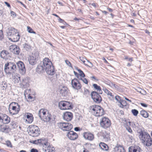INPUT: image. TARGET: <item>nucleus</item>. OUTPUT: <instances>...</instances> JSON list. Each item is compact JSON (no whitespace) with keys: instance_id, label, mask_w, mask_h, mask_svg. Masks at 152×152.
<instances>
[{"instance_id":"28","label":"nucleus","mask_w":152,"mask_h":152,"mask_svg":"<svg viewBox=\"0 0 152 152\" xmlns=\"http://www.w3.org/2000/svg\"><path fill=\"white\" fill-rule=\"evenodd\" d=\"M48 111L46 109H41L39 110L38 113V115L39 117L41 118L45 115L46 113H48Z\"/></svg>"},{"instance_id":"42","label":"nucleus","mask_w":152,"mask_h":152,"mask_svg":"<svg viewBox=\"0 0 152 152\" xmlns=\"http://www.w3.org/2000/svg\"><path fill=\"white\" fill-rule=\"evenodd\" d=\"M55 148L53 146H50L48 148V149H46V152H54Z\"/></svg>"},{"instance_id":"39","label":"nucleus","mask_w":152,"mask_h":152,"mask_svg":"<svg viewBox=\"0 0 152 152\" xmlns=\"http://www.w3.org/2000/svg\"><path fill=\"white\" fill-rule=\"evenodd\" d=\"M23 47L24 49L26 51L29 50L31 48V46L29 45L26 43L23 45Z\"/></svg>"},{"instance_id":"8","label":"nucleus","mask_w":152,"mask_h":152,"mask_svg":"<svg viewBox=\"0 0 152 152\" xmlns=\"http://www.w3.org/2000/svg\"><path fill=\"white\" fill-rule=\"evenodd\" d=\"M39 56V53L37 52L32 53V55L30 56L28 60L30 64L32 65L36 64Z\"/></svg>"},{"instance_id":"29","label":"nucleus","mask_w":152,"mask_h":152,"mask_svg":"<svg viewBox=\"0 0 152 152\" xmlns=\"http://www.w3.org/2000/svg\"><path fill=\"white\" fill-rule=\"evenodd\" d=\"M60 92L62 96H66L68 93L67 88L65 87H63L61 89H60Z\"/></svg>"},{"instance_id":"62","label":"nucleus","mask_w":152,"mask_h":152,"mask_svg":"<svg viewBox=\"0 0 152 152\" xmlns=\"http://www.w3.org/2000/svg\"><path fill=\"white\" fill-rule=\"evenodd\" d=\"M74 74L78 78H79V75L76 72L74 71Z\"/></svg>"},{"instance_id":"43","label":"nucleus","mask_w":152,"mask_h":152,"mask_svg":"<svg viewBox=\"0 0 152 152\" xmlns=\"http://www.w3.org/2000/svg\"><path fill=\"white\" fill-rule=\"evenodd\" d=\"M43 146V149L45 150V151H46V149H48V148L50 146V144L48 142L45 144L42 145Z\"/></svg>"},{"instance_id":"26","label":"nucleus","mask_w":152,"mask_h":152,"mask_svg":"<svg viewBox=\"0 0 152 152\" xmlns=\"http://www.w3.org/2000/svg\"><path fill=\"white\" fill-rule=\"evenodd\" d=\"M113 152H125V150L123 146L119 145L114 148Z\"/></svg>"},{"instance_id":"30","label":"nucleus","mask_w":152,"mask_h":152,"mask_svg":"<svg viewBox=\"0 0 152 152\" xmlns=\"http://www.w3.org/2000/svg\"><path fill=\"white\" fill-rule=\"evenodd\" d=\"M9 53L8 51L3 50L1 52L0 56L3 59L6 58L7 56H9Z\"/></svg>"},{"instance_id":"48","label":"nucleus","mask_w":152,"mask_h":152,"mask_svg":"<svg viewBox=\"0 0 152 152\" xmlns=\"http://www.w3.org/2000/svg\"><path fill=\"white\" fill-rule=\"evenodd\" d=\"M28 28V31L29 33H33L35 34V32L29 26L27 27Z\"/></svg>"},{"instance_id":"15","label":"nucleus","mask_w":152,"mask_h":152,"mask_svg":"<svg viewBox=\"0 0 152 152\" xmlns=\"http://www.w3.org/2000/svg\"><path fill=\"white\" fill-rule=\"evenodd\" d=\"M10 50L15 54L18 55L20 53V49L18 46L16 45H11L10 47Z\"/></svg>"},{"instance_id":"12","label":"nucleus","mask_w":152,"mask_h":152,"mask_svg":"<svg viewBox=\"0 0 152 152\" xmlns=\"http://www.w3.org/2000/svg\"><path fill=\"white\" fill-rule=\"evenodd\" d=\"M17 64L20 73L22 75H24L26 73V69L24 63L21 61H19L17 63Z\"/></svg>"},{"instance_id":"33","label":"nucleus","mask_w":152,"mask_h":152,"mask_svg":"<svg viewBox=\"0 0 152 152\" xmlns=\"http://www.w3.org/2000/svg\"><path fill=\"white\" fill-rule=\"evenodd\" d=\"M65 101H61L59 102L58 106L61 110H65Z\"/></svg>"},{"instance_id":"14","label":"nucleus","mask_w":152,"mask_h":152,"mask_svg":"<svg viewBox=\"0 0 152 152\" xmlns=\"http://www.w3.org/2000/svg\"><path fill=\"white\" fill-rule=\"evenodd\" d=\"M42 64L45 69L53 65L51 61L48 58H45L43 59V63Z\"/></svg>"},{"instance_id":"27","label":"nucleus","mask_w":152,"mask_h":152,"mask_svg":"<svg viewBox=\"0 0 152 152\" xmlns=\"http://www.w3.org/2000/svg\"><path fill=\"white\" fill-rule=\"evenodd\" d=\"M51 114L48 111V113H46L42 118H43L45 121L49 122L51 120Z\"/></svg>"},{"instance_id":"50","label":"nucleus","mask_w":152,"mask_h":152,"mask_svg":"<svg viewBox=\"0 0 152 152\" xmlns=\"http://www.w3.org/2000/svg\"><path fill=\"white\" fill-rule=\"evenodd\" d=\"M39 139H38L37 140H32V141H30V142L31 143H33L34 144H39Z\"/></svg>"},{"instance_id":"5","label":"nucleus","mask_w":152,"mask_h":152,"mask_svg":"<svg viewBox=\"0 0 152 152\" xmlns=\"http://www.w3.org/2000/svg\"><path fill=\"white\" fill-rule=\"evenodd\" d=\"M15 79L17 80L16 82H20V87L22 88H25L28 86V81L26 77L22 78L19 76H16Z\"/></svg>"},{"instance_id":"19","label":"nucleus","mask_w":152,"mask_h":152,"mask_svg":"<svg viewBox=\"0 0 152 152\" xmlns=\"http://www.w3.org/2000/svg\"><path fill=\"white\" fill-rule=\"evenodd\" d=\"M47 73L49 75H53L55 73L54 67L53 65L45 69Z\"/></svg>"},{"instance_id":"47","label":"nucleus","mask_w":152,"mask_h":152,"mask_svg":"<svg viewBox=\"0 0 152 152\" xmlns=\"http://www.w3.org/2000/svg\"><path fill=\"white\" fill-rule=\"evenodd\" d=\"M120 103L122 105V107L123 106H125L126 104V101L123 99H122Z\"/></svg>"},{"instance_id":"6","label":"nucleus","mask_w":152,"mask_h":152,"mask_svg":"<svg viewBox=\"0 0 152 152\" xmlns=\"http://www.w3.org/2000/svg\"><path fill=\"white\" fill-rule=\"evenodd\" d=\"M57 126L64 131H69L73 127L72 125L69 123L59 122L57 123Z\"/></svg>"},{"instance_id":"49","label":"nucleus","mask_w":152,"mask_h":152,"mask_svg":"<svg viewBox=\"0 0 152 152\" xmlns=\"http://www.w3.org/2000/svg\"><path fill=\"white\" fill-rule=\"evenodd\" d=\"M115 99L119 103L122 100V99H121V97L120 96L118 95L116 96L115 97Z\"/></svg>"},{"instance_id":"44","label":"nucleus","mask_w":152,"mask_h":152,"mask_svg":"<svg viewBox=\"0 0 152 152\" xmlns=\"http://www.w3.org/2000/svg\"><path fill=\"white\" fill-rule=\"evenodd\" d=\"M10 126L11 127L12 129H15L17 127V125L15 123V122L14 121H12L11 124H10Z\"/></svg>"},{"instance_id":"52","label":"nucleus","mask_w":152,"mask_h":152,"mask_svg":"<svg viewBox=\"0 0 152 152\" xmlns=\"http://www.w3.org/2000/svg\"><path fill=\"white\" fill-rule=\"evenodd\" d=\"M6 145L10 147H12V145L11 144V142L9 141H7L6 142Z\"/></svg>"},{"instance_id":"64","label":"nucleus","mask_w":152,"mask_h":152,"mask_svg":"<svg viewBox=\"0 0 152 152\" xmlns=\"http://www.w3.org/2000/svg\"><path fill=\"white\" fill-rule=\"evenodd\" d=\"M64 21V20L61 19L60 17L59 18H58V21L60 23H62Z\"/></svg>"},{"instance_id":"24","label":"nucleus","mask_w":152,"mask_h":152,"mask_svg":"<svg viewBox=\"0 0 152 152\" xmlns=\"http://www.w3.org/2000/svg\"><path fill=\"white\" fill-rule=\"evenodd\" d=\"M102 136L105 141L110 140V133L106 131H103L101 133Z\"/></svg>"},{"instance_id":"46","label":"nucleus","mask_w":152,"mask_h":152,"mask_svg":"<svg viewBox=\"0 0 152 152\" xmlns=\"http://www.w3.org/2000/svg\"><path fill=\"white\" fill-rule=\"evenodd\" d=\"M86 66H88L90 67H92L93 66V64L91 62H90L88 60H87Z\"/></svg>"},{"instance_id":"61","label":"nucleus","mask_w":152,"mask_h":152,"mask_svg":"<svg viewBox=\"0 0 152 152\" xmlns=\"http://www.w3.org/2000/svg\"><path fill=\"white\" fill-rule=\"evenodd\" d=\"M31 152H38V151L36 149L34 148L32 149L30 151Z\"/></svg>"},{"instance_id":"4","label":"nucleus","mask_w":152,"mask_h":152,"mask_svg":"<svg viewBox=\"0 0 152 152\" xmlns=\"http://www.w3.org/2000/svg\"><path fill=\"white\" fill-rule=\"evenodd\" d=\"M29 135L33 137L38 136L40 133V129L38 126L35 125L30 126L28 128Z\"/></svg>"},{"instance_id":"10","label":"nucleus","mask_w":152,"mask_h":152,"mask_svg":"<svg viewBox=\"0 0 152 152\" xmlns=\"http://www.w3.org/2000/svg\"><path fill=\"white\" fill-rule=\"evenodd\" d=\"M83 136L85 140L90 141H92L94 137V134L89 132H84Z\"/></svg>"},{"instance_id":"2","label":"nucleus","mask_w":152,"mask_h":152,"mask_svg":"<svg viewBox=\"0 0 152 152\" xmlns=\"http://www.w3.org/2000/svg\"><path fill=\"white\" fill-rule=\"evenodd\" d=\"M16 65L14 62H7L5 64L4 70L7 74H11L16 71Z\"/></svg>"},{"instance_id":"53","label":"nucleus","mask_w":152,"mask_h":152,"mask_svg":"<svg viewBox=\"0 0 152 152\" xmlns=\"http://www.w3.org/2000/svg\"><path fill=\"white\" fill-rule=\"evenodd\" d=\"M65 62L66 64L68 66H70V67H72L71 63L68 60H66L65 61Z\"/></svg>"},{"instance_id":"58","label":"nucleus","mask_w":152,"mask_h":152,"mask_svg":"<svg viewBox=\"0 0 152 152\" xmlns=\"http://www.w3.org/2000/svg\"><path fill=\"white\" fill-rule=\"evenodd\" d=\"M10 13L11 14V16H12L14 17H16V14L13 11H11L10 12Z\"/></svg>"},{"instance_id":"56","label":"nucleus","mask_w":152,"mask_h":152,"mask_svg":"<svg viewBox=\"0 0 152 152\" xmlns=\"http://www.w3.org/2000/svg\"><path fill=\"white\" fill-rule=\"evenodd\" d=\"M3 37V32L2 31L0 30V40H1Z\"/></svg>"},{"instance_id":"51","label":"nucleus","mask_w":152,"mask_h":152,"mask_svg":"<svg viewBox=\"0 0 152 152\" xmlns=\"http://www.w3.org/2000/svg\"><path fill=\"white\" fill-rule=\"evenodd\" d=\"M80 79L82 80L83 82L85 83L86 84H87L88 83V81L87 79L84 77L83 78H81Z\"/></svg>"},{"instance_id":"35","label":"nucleus","mask_w":152,"mask_h":152,"mask_svg":"<svg viewBox=\"0 0 152 152\" xmlns=\"http://www.w3.org/2000/svg\"><path fill=\"white\" fill-rule=\"evenodd\" d=\"M141 150L140 148L139 147V148L136 149L135 148H132L129 147V152H141Z\"/></svg>"},{"instance_id":"11","label":"nucleus","mask_w":152,"mask_h":152,"mask_svg":"<svg viewBox=\"0 0 152 152\" xmlns=\"http://www.w3.org/2000/svg\"><path fill=\"white\" fill-rule=\"evenodd\" d=\"M71 84L72 88L75 89L79 90L81 88V84L79 82L78 80L75 78L72 80Z\"/></svg>"},{"instance_id":"1","label":"nucleus","mask_w":152,"mask_h":152,"mask_svg":"<svg viewBox=\"0 0 152 152\" xmlns=\"http://www.w3.org/2000/svg\"><path fill=\"white\" fill-rule=\"evenodd\" d=\"M91 112L96 116L99 117L104 115V112L103 109L98 105H93L91 107Z\"/></svg>"},{"instance_id":"23","label":"nucleus","mask_w":152,"mask_h":152,"mask_svg":"<svg viewBox=\"0 0 152 152\" xmlns=\"http://www.w3.org/2000/svg\"><path fill=\"white\" fill-rule=\"evenodd\" d=\"M20 38V35L18 32L17 34L15 33L10 38H9V39L13 42H17L19 40Z\"/></svg>"},{"instance_id":"59","label":"nucleus","mask_w":152,"mask_h":152,"mask_svg":"<svg viewBox=\"0 0 152 152\" xmlns=\"http://www.w3.org/2000/svg\"><path fill=\"white\" fill-rule=\"evenodd\" d=\"M89 94V91L87 89H85L84 90V94Z\"/></svg>"},{"instance_id":"32","label":"nucleus","mask_w":152,"mask_h":152,"mask_svg":"<svg viewBox=\"0 0 152 152\" xmlns=\"http://www.w3.org/2000/svg\"><path fill=\"white\" fill-rule=\"evenodd\" d=\"M93 86V87L98 91L99 94H102V91L101 90V88L99 86H98L97 84H94Z\"/></svg>"},{"instance_id":"38","label":"nucleus","mask_w":152,"mask_h":152,"mask_svg":"<svg viewBox=\"0 0 152 152\" xmlns=\"http://www.w3.org/2000/svg\"><path fill=\"white\" fill-rule=\"evenodd\" d=\"M104 91L105 93H106L108 95H109L111 96L112 99H114V95H113L112 93L110 91H109L108 89L105 88L104 90Z\"/></svg>"},{"instance_id":"54","label":"nucleus","mask_w":152,"mask_h":152,"mask_svg":"<svg viewBox=\"0 0 152 152\" xmlns=\"http://www.w3.org/2000/svg\"><path fill=\"white\" fill-rule=\"evenodd\" d=\"M129 125L133 127H136V125L134 122H131L129 121Z\"/></svg>"},{"instance_id":"20","label":"nucleus","mask_w":152,"mask_h":152,"mask_svg":"<svg viewBox=\"0 0 152 152\" xmlns=\"http://www.w3.org/2000/svg\"><path fill=\"white\" fill-rule=\"evenodd\" d=\"M10 118L6 115L0 116V121L4 124H7L9 123Z\"/></svg>"},{"instance_id":"3","label":"nucleus","mask_w":152,"mask_h":152,"mask_svg":"<svg viewBox=\"0 0 152 152\" xmlns=\"http://www.w3.org/2000/svg\"><path fill=\"white\" fill-rule=\"evenodd\" d=\"M9 110L11 115L16 114L20 110V106L17 103L12 102L9 105Z\"/></svg>"},{"instance_id":"40","label":"nucleus","mask_w":152,"mask_h":152,"mask_svg":"<svg viewBox=\"0 0 152 152\" xmlns=\"http://www.w3.org/2000/svg\"><path fill=\"white\" fill-rule=\"evenodd\" d=\"M39 140V144L42 146L48 142L47 140L45 139H42Z\"/></svg>"},{"instance_id":"7","label":"nucleus","mask_w":152,"mask_h":152,"mask_svg":"<svg viewBox=\"0 0 152 152\" xmlns=\"http://www.w3.org/2000/svg\"><path fill=\"white\" fill-rule=\"evenodd\" d=\"M99 94L95 91H92L91 94V98L94 102L97 103H100L102 101V98Z\"/></svg>"},{"instance_id":"22","label":"nucleus","mask_w":152,"mask_h":152,"mask_svg":"<svg viewBox=\"0 0 152 152\" xmlns=\"http://www.w3.org/2000/svg\"><path fill=\"white\" fill-rule=\"evenodd\" d=\"M45 68L42 63L37 66L36 69V72L39 74L43 73L45 72Z\"/></svg>"},{"instance_id":"34","label":"nucleus","mask_w":152,"mask_h":152,"mask_svg":"<svg viewBox=\"0 0 152 152\" xmlns=\"http://www.w3.org/2000/svg\"><path fill=\"white\" fill-rule=\"evenodd\" d=\"M9 129V127L8 126L1 125L0 126V130L3 132H7L8 131Z\"/></svg>"},{"instance_id":"13","label":"nucleus","mask_w":152,"mask_h":152,"mask_svg":"<svg viewBox=\"0 0 152 152\" xmlns=\"http://www.w3.org/2000/svg\"><path fill=\"white\" fill-rule=\"evenodd\" d=\"M138 133L139 139L141 140L142 143L144 142L149 135L147 132L142 130H140Z\"/></svg>"},{"instance_id":"60","label":"nucleus","mask_w":152,"mask_h":152,"mask_svg":"<svg viewBox=\"0 0 152 152\" xmlns=\"http://www.w3.org/2000/svg\"><path fill=\"white\" fill-rule=\"evenodd\" d=\"M126 129L128 130L129 132L130 133H132V129L129 127L126 128Z\"/></svg>"},{"instance_id":"18","label":"nucleus","mask_w":152,"mask_h":152,"mask_svg":"<svg viewBox=\"0 0 152 152\" xmlns=\"http://www.w3.org/2000/svg\"><path fill=\"white\" fill-rule=\"evenodd\" d=\"M67 136L69 139L72 140H75L78 137L77 134L73 131L69 132Z\"/></svg>"},{"instance_id":"63","label":"nucleus","mask_w":152,"mask_h":152,"mask_svg":"<svg viewBox=\"0 0 152 152\" xmlns=\"http://www.w3.org/2000/svg\"><path fill=\"white\" fill-rule=\"evenodd\" d=\"M140 104L142 106L145 107H147L148 106V105L145 103H140Z\"/></svg>"},{"instance_id":"17","label":"nucleus","mask_w":152,"mask_h":152,"mask_svg":"<svg viewBox=\"0 0 152 152\" xmlns=\"http://www.w3.org/2000/svg\"><path fill=\"white\" fill-rule=\"evenodd\" d=\"M18 30L13 27L9 28L7 32L8 38H10L15 33L17 34Z\"/></svg>"},{"instance_id":"9","label":"nucleus","mask_w":152,"mask_h":152,"mask_svg":"<svg viewBox=\"0 0 152 152\" xmlns=\"http://www.w3.org/2000/svg\"><path fill=\"white\" fill-rule=\"evenodd\" d=\"M100 124L102 127L106 129L110 126V121L108 118L104 117L102 118Z\"/></svg>"},{"instance_id":"37","label":"nucleus","mask_w":152,"mask_h":152,"mask_svg":"<svg viewBox=\"0 0 152 152\" xmlns=\"http://www.w3.org/2000/svg\"><path fill=\"white\" fill-rule=\"evenodd\" d=\"M140 114L143 117L147 118L149 115L148 113L144 110H142L140 112Z\"/></svg>"},{"instance_id":"31","label":"nucleus","mask_w":152,"mask_h":152,"mask_svg":"<svg viewBox=\"0 0 152 152\" xmlns=\"http://www.w3.org/2000/svg\"><path fill=\"white\" fill-rule=\"evenodd\" d=\"M99 147L103 150L107 151L108 149V146L105 143L103 142H100L99 144Z\"/></svg>"},{"instance_id":"45","label":"nucleus","mask_w":152,"mask_h":152,"mask_svg":"<svg viewBox=\"0 0 152 152\" xmlns=\"http://www.w3.org/2000/svg\"><path fill=\"white\" fill-rule=\"evenodd\" d=\"M132 112L133 115L135 116H137L138 113V111L136 109H133L132 110Z\"/></svg>"},{"instance_id":"57","label":"nucleus","mask_w":152,"mask_h":152,"mask_svg":"<svg viewBox=\"0 0 152 152\" xmlns=\"http://www.w3.org/2000/svg\"><path fill=\"white\" fill-rule=\"evenodd\" d=\"M79 58L80 60L82 61L83 62L84 64H85L86 65V63H85L86 61L85 60H84L83 58V57H79Z\"/></svg>"},{"instance_id":"36","label":"nucleus","mask_w":152,"mask_h":152,"mask_svg":"<svg viewBox=\"0 0 152 152\" xmlns=\"http://www.w3.org/2000/svg\"><path fill=\"white\" fill-rule=\"evenodd\" d=\"M65 110L70 109L72 108V106L69 102L65 101Z\"/></svg>"},{"instance_id":"55","label":"nucleus","mask_w":152,"mask_h":152,"mask_svg":"<svg viewBox=\"0 0 152 152\" xmlns=\"http://www.w3.org/2000/svg\"><path fill=\"white\" fill-rule=\"evenodd\" d=\"M28 99H29V100H27L28 101H31L33 100V97L32 96H31L30 94H29L28 95Z\"/></svg>"},{"instance_id":"41","label":"nucleus","mask_w":152,"mask_h":152,"mask_svg":"<svg viewBox=\"0 0 152 152\" xmlns=\"http://www.w3.org/2000/svg\"><path fill=\"white\" fill-rule=\"evenodd\" d=\"M76 69L78 72L79 73V75L82 77H84L85 76V74L83 72V71L80 69H78V68L77 67L76 68Z\"/></svg>"},{"instance_id":"21","label":"nucleus","mask_w":152,"mask_h":152,"mask_svg":"<svg viewBox=\"0 0 152 152\" xmlns=\"http://www.w3.org/2000/svg\"><path fill=\"white\" fill-rule=\"evenodd\" d=\"M142 143L147 146H150L152 145V139L150 135Z\"/></svg>"},{"instance_id":"16","label":"nucleus","mask_w":152,"mask_h":152,"mask_svg":"<svg viewBox=\"0 0 152 152\" xmlns=\"http://www.w3.org/2000/svg\"><path fill=\"white\" fill-rule=\"evenodd\" d=\"M63 118L64 120L67 121H70L73 118L72 114L71 112H66L64 113Z\"/></svg>"},{"instance_id":"25","label":"nucleus","mask_w":152,"mask_h":152,"mask_svg":"<svg viewBox=\"0 0 152 152\" xmlns=\"http://www.w3.org/2000/svg\"><path fill=\"white\" fill-rule=\"evenodd\" d=\"M26 121L28 123H31L33 122L34 119L33 115L31 113H27L26 114Z\"/></svg>"}]
</instances>
